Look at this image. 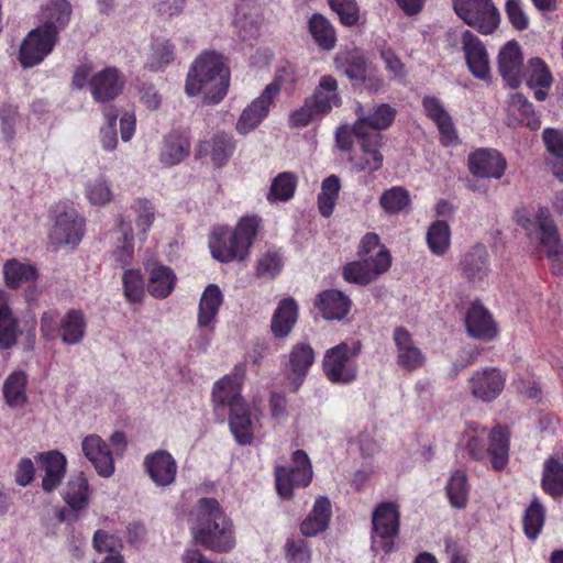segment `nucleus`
<instances>
[{
    "label": "nucleus",
    "mask_w": 563,
    "mask_h": 563,
    "mask_svg": "<svg viewBox=\"0 0 563 563\" xmlns=\"http://www.w3.org/2000/svg\"><path fill=\"white\" fill-rule=\"evenodd\" d=\"M192 516L190 530L196 543L218 553H225L234 548L232 521L225 516L217 499L200 498Z\"/></svg>",
    "instance_id": "1"
},
{
    "label": "nucleus",
    "mask_w": 563,
    "mask_h": 563,
    "mask_svg": "<svg viewBox=\"0 0 563 563\" xmlns=\"http://www.w3.org/2000/svg\"><path fill=\"white\" fill-rule=\"evenodd\" d=\"M229 84L230 71L223 57L214 51H206L191 64L185 91L190 97L201 95L209 104H218L227 96Z\"/></svg>",
    "instance_id": "2"
},
{
    "label": "nucleus",
    "mask_w": 563,
    "mask_h": 563,
    "mask_svg": "<svg viewBox=\"0 0 563 563\" xmlns=\"http://www.w3.org/2000/svg\"><path fill=\"white\" fill-rule=\"evenodd\" d=\"M261 224L257 216L242 218L235 230L231 233L225 231L214 232L209 242L213 258L222 263L234 260L244 261Z\"/></svg>",
    "instance_id": "3"
},
{
    "label": "nucleus",
    "mask_w": 563,
    "mask_h": 563,
    "mask_svg": "<svg viewBox=\"0 0 563 563\" xmlns=\"http://www.w3.org/2000/svg\"><path fill=\"white\" fill-rule=\"evenodd\" d=\"M517 222L531 239L534 236L545 247L548 257L553 261V271L563 274V245L548 208L540 207L532 218L518 211Z\"/></svg>",
    "instance_id": "4"
},
{
    "label": "nucleus",
    "mask_w": 563,
    "mask_h": 563,
    "mask_svg": "<svg viewBox=\"0 0 563 563\" xmlns=\"http://www.w3.org/2000/svg\"><path fill=\"white\" fill-rule=\"evenodd\" d=\"M362 351L360 341L351 344L341 342L328 349L322 358V369L325 377L333 384L350 385L358 376V356Z\"/></svg>",
    "instance_id": "5"
},
{
    "label": "nucleus",
    "mask_w": 563,
    "mask_h": 563,
    "mask_svg": "<svg viewBox=\"0 0 563 563\" xmlns=\"http://www.w3.org/2000/svg\"><path fill=\"white\" fill-rule=\"evenodd\" d=\"M399 510L397 504H379L372 515L371 550L374 554L390 553L399 532Z\"/></svg>",
    "instance_id": "6"
},
{
    "label": "nucleus",
    "mask_w": 563,
    "mask_h": 563,
    "mask_svg": "<svg viewBox=\"0 0 563 563\" xmlns=\"http://www.w3.org/2000/svg\"><path fill=\"white\" fill-rule=\"evenodd\" d=\"M312 465L308 454L303 450L292 453L289 466H276V489L280 497L291 499L294 489L307 487L312 479Z\"/></svg>",
    "instance_id": "7"
},
{
    "label": "nucleus",
    "mask_w": 563,
    "mask_h": 563,
    "mask_svg": "<svg viewBox=\"0 0 563 563\" xmlns=\"http://www.w3.org/2000/svg\"><path fill=\"white\" fill-rule=\"evenodd\" d=\"M460 19L482 34H492L499 25L500 14L492 0H453Z\"/></svg>",
    "instance_id": "8"
},
{
    "label": "nucleus",
    "mask_w": 563,
    "mask_h": 563,
    "mask_svg": "<svg viewBox=\"0 0 563 563\" xmlns=\"http://www.w3.org/2000/svg\"><path fill=\"white\" fill-rule=\"evenodd\" d=\"M316 360L313 347L307 342L294 344L282 363V371L291 393H297Z\"/></svg>",
    "instance_id": "9"
},
{
    "label": "nucleus",
    "mask_w": 563,
    "mask_h": 563,
    "mask_svg": "<svg viewBox=\"0 0 563 563\" xmlns=\"http://www.w3.org/2000/svg\"><path fill=\"white\" fill-rule=\"evenodd\" d=\"M55 224L49 233L52 242L56 245L76 246L84 234V220L77 210L66 202L55 207Z\"/></svg>",
    "instance_id": "10"
},
{
    "label": "nucleus",
    "mask_w": 563,
    "mask_h": 563,
    "mask_svg": "<svg viewBox=\"0 0 563 563\" xmlns=\"http://www.w3.org/2000/svg\"><path fill=\"white\" fill-rule=\"evenodd\" d=\"M223 296L218 285L209 284L203 290L199 306L197 325L201 330L200 339L196 340V347L205 351L213 333L214 322L222 305Z\"/></svg>",
    "instance_id": "11"
},
{
    "label": "nucleus",
    "mask_w": 563,
    "mask_h": 563,
    "mask_svg": "<svg viewBox=\"0 0 563 563\" xmlns=\"http://www.w3.org/2000/svg\"><path fill=\"white\" fill-rule=\"evenodd\" d=\"M280 90L282 86L277 80L268 84L262 93L242 111L236 122V131L242 135H246L256 129L268 115L271 106L279 96Z\"/></svg>",
    "instance_id": "12"
},
{
    "label": "nucleus",
    "mask_w": 563,
    "mask_h": 563,
    "mask_svg": "<svg viewBox=\"0 0 563 563\" xmlns=\"http://www.w3.org/2000/svg\"><path fill=\"white\" fill-rule=\"evenodd\" d=\"M363 261L347 263L342 271L343 278L353 284L367 285L387 272L391 264L390 254L382 247L375 256L362 257Z\"/></svg>",
    "instance_id": "13"
},
{
    "label": "nucleus",
    "mask_w": 563,
    "mask_h": 563,
    "mask_svg": "<svg viewBox=\"0 0 563 563\" xmlns=\"http://www.w3.org/2000/svg\"><path fill=\"white\" fill-rule=\"evenodd\" d=\"M355 113L357 120L353 124V131L355 136H363L387 129L395 120L396 110L387 103L368 107L358 103Z\"/></svg>",
    "instance_id": "14"
},
{
    "label": "nucleus",
    "mask_w": 563,
    "mask_h": 563,
    "mask_svg": "<svg viewBox=\"0 0 563 563\" xmlns=\"http://www.w3.org/2000/svg\"><path fill=\"white\" fill-rule=\"evenodd\" d=\"M57 41L58 38L44 31V29L38 26L33 29L20 47L19 60L21 65L24 68H30L42 63L53 52Z\"/></svg>",
    "instance_id": "15"
},
{
    "label": "nucleus",
    "mask_w": 563,
    "mask_h": 563,
    "mask_svg": "<svg viewBox=\"0 0 563 563\" xmlns=\"http://www.w3.org/2000/svg\"><path fill=\"white\" fill-rule=\"evenodd\" d=\"M506 374L497 367H485L475 371L468 379V389L476 399L489 402L504 390Z\"/></svg>",
    "instance_id": "16"
},
{
    "label": "nucleus",
    "mask_w": 563,
    "mask_h": 563,
    "mask_svg": "<svg viewBox=\"0 0 563 563\" xmlns=\"http://www.w3.org/2000/svg\"><path fill=\"white\" fill-rule=\"evenodd\" d=\"M461 43L468 70L475 78L488 80L490 78V64L483 42L474 33L466 30L462 33Z\"/></svg>",
    "instance_id": "17"
},
{
    "label": "nucleus",
    "mask_w": 563,
    "mask_h": 563,
    "mask_svg": "<svg viewBox=\"0 0 563 563\" xmlns=\"http://www.w3.org/2000/svg\"><path fill=\"white\" fill-rule=\"evenodd\" d=\"M81 451L98 475L110 477L114 473V461L107 442L98 434H88L81 441Z\"/></svg>",
    "instance_id": "18"
},
{
    "label": "nucleus",
    "mask_w": 563,
    "mask_h": 563,
    "mask_svg": "<svg viewBox=\"0 0 563 563\" xmlns=\"http://www.w3.org/2000/svg\"><path fill=\"white\" fill-rule=\"evenodd\" d=\"M498 71L511 88L520 86L523 79V56L516 41L507 42L498 54Z\"/></svg>",
    "instance_id": "19"
},
{
    "label": "nucleus",
    "mask_w": 563,
    "mask_h": 563,
    "mask_svg": "<svg viewBox=\"0 0 563 563\" xmlns=\"http://www.w3.org/2000/svg\"><path fill=\"white\" fill-rule=\"evenodd\" d=\"M144 468L153 483L158 487L170 486L177 474V463L165 450H157L144 459Z\"/></svg>",
    "instance_id": "20"
},
{
    "label": "nucleus",
    "mask_w": 563,
    "mask_h": 563,
    "mask_svg": "<svg viewBox=\"0 0 563 563\" xmlns=\"http://www.w3.org/2000/svg\"><path fill=\"white\" fill-rule=\"evenodd\" d=\"M71 13L73 8L67 0H49L41 8L38 27L58 38L59 33L69 24Z\"/></svg>",
    "instance_id": "21"
},
{
    "label": "nucleus",
    "mask_w": 563,
    "mask_h": 563,
    "mask_svg": "<svg viewBox=\"0 0 563 563\" xmlns=\"http://www.w3.org/2000/svg\"><path fill=\"white\" fill-rule=\"evenodd\" d=\"M468 165L471 173L477 177L499 179L507 162L498 151L481 148L470 155Z\"/></svg>",
    "instance_id": "22"
},
{
    "label": "nucleus",
    "mask_w": 563,
    "mask_h": 563,
    "mask_svg": "<svg viewBox=\"0 0 563 563\" xmlns=\"http://www.w3.org/2000/svg\"><path fill=\"white\" fill-rule=\"evenodd\" d=\"M422 107L427 117L438 126L441 142L446 146L456 144L459 137L452 117L440 99L434 96H426L422 100Z\"/></svg>",
    "instance_id": "23"
},
{
    "label": "nucleus",
    "mask_w": 563,
    "mask_h": 563,
    "mask_svg": "<svg viewBox=\"0 0 563 563\" xmlns=\"http://www.w3.org/2000/svg\"><path fill=\"white\" fill-rule=\"evenodd\" d=\"M124 79L115 67H107L95 74L90 81V90L93 99L106 102L114 99L121 92Z\"/></svg>",
    "instance_id": "24"
},
{
    "label": "nucleus",
    "mask_w": 563,
    "mask_h": 563,
    "mask_svg": "<svg viewBox=\"0 0 563 563\" xmlns=\"http://www.w3.org/2000/svg\"><path fill=\"white\" fill-rule=\"evenodd\" d=\"M36 461L44 471V477L42 479L43 490L46 493L54 492L60 485L66 474V456L57 450H52L38 453Z\"/></svg>",
    "instance_id": "25"
},
{
    "label": "nucleus",
    "mask_w": 563,
    "mask_h": 563,
    "mask_svg": "<svg viewBox=\"0 0 563 563\" xmlns=\"http://www.w3.org/2000/svg\"><path fill=\"white\" fill-rule=\"evenodd\" d=\"M397 347V362L407 371H415L423 366L426 357L415 344L409 331L405 328H396L393 334Z\"/></svg>",
    "instance_id": "26"
},
{
    "label": "nucleus",
    "mask_w": 563,
    "mask_h": 563,
    "mask_svg": "<svg viewBox=\"0 0 563 563\" xmlns=\"http://www.w3.org/2000/svg\"><path fill=\"white\" fill-rule=\"evenodd\" d=\"M462 275L472 283L482 282L489 273V254L484 244L472 246L460 261Z\"/></svg>",
    "instance_id": "27"
},
{
    "label": "nucleus",
    "mask_w": 563,
    "mask_h": 563,
    "mask_svg": "<svg viewBox=\"0 0 563 563\" xmlns=\"http://www.w3.org/2000/svg\"><path fill=\"white\" fill-rule=\"evenodd\" d=\"M523 78L529 88L533 90L534 98L539 101L547 99L553 84L552 74L547 64L540 57H532L528 60Z\"/></svg>",
    "instance_id": "28"
},
{
    "label": "nucleus",
    "mask_w": 563,
    "mask_h": 563,
    "mask_svg": "<svg viewBox=\"0 0 563 563\" xmlns=\"http://www.w3.org/2000/svg\"><path fill=\"white\" fill-rule=\"evenodd\" d=\"M362 150V157L353 161V169L356 172H376L383 165V155L379 151L382 135L379 132H371L369 135L355 136Z\"/></svg>",
    "instance_id": "29"
},
{
    "label": "nucleus",
    "mask_w": 563,
    "mask_h": 563,
    "mask_svg": "<svg viewBox=\"0 0 563 563\" xmlns=\"http://www.w3.org/2000/svg\"><path fill=\"white\" fill-rule=\"evenodd\" d=\"M465 325L470 336L490 341L497 334V327L490 313L478 303L472 305L465 317Z\"/></svg>",
    "instance_id": "30"
},
{
    "label": "nucleus",
    "mask_w": 563,
    "mask_h": 563,
    "mask_svg": "<svg viewBox=\"0 0 563 563\" xmlns=\"http://www.w3.org/2000/svg\"><path fill=\"white\" fill-rule=\"evenodd\" d=\"M308 99L323 115L330 113L334 107H340L342 103L338 80L331 75L322 76Z\"/></svg>",
    "instance_id": "31"
},
{
    "label": "nucleus",
    "mask_w": 563,
    "mask_h": 563,
    "mask_svg": "<svg viewBox=\"0 0 563 563\" xmlns=\"http://www.w3.org/2000/svg\"><path fill=\"white\" fill-rule=\"evenodd\" d=\"M351 299L340 290L330 289L316 299V307L327 320H342L351 310Z\"/></svg>",
    "instance_id": "32"
},
{
    "label": "nucleus",
    "mask_w": 563,
    "mask_h": 563,
    "mask_svg": "<svg viewBox=\"0 0 563 563\" xmlns=\"http://www.w3.org/2000/svg\"><path fill=\"white\" fill-rule=\"evenodd\" d=\"M87 330L85 313L79 309L68 310L58 322V336L66 345L80 344Z\"/></svg>",
    "instance_id": "33"
},
{
    "label": "nucleus",
    "mask_w": 563,
    "mask_h": 563,
    "mask_svg": "<svg viewBox=\"0 0 563 563\" xmlns=\"http://www.w3.org/2000/svg\"><path fill=\"white\" fill-rule=\"evenodd\" d=\"M331 518V503L327 497L316 499L312 509L300 525V531L305 537H316L325 531Z\"/></svg>",
    "instance_id": "34"
},
{
    "label": "nucleus",
    "mask_w": 563,
    "mask_h": 563,
    "mask_svg": "<svg viewBox=\"0 0 563 563\" xmlns=\"http://www.w3.org/2000/svg\"><path fill=\"white\" fill-rule=\"evenodd\" d=\"M20 328L9 307V295L0 290V349L9 350L15 345Z\"/></svg>",
    "instance_id": "35"
},
{
    "label": "nucleus",
    "mask_w": 563,
    "mask_h": 563,
    "mask_svg": "<svg viewBox=\"0 0 563 563\" xmlns=\"http://www.w3.org/2000/svg\"><path fill=\"white\" fill-rule=\"evenodd\" d=\"M298 318V306L292 298L283 299L276 308L271 329L276 338H286L291 332Z\"/></svg>",
    "instance_id": "36"
},
{
    "label": "nucleus",
    "mask_w": 563,
    "mask_h": 563,
    "mask_svg": "<svg viewBox=\"0 0 563 563\" xmlns=\"http://www.w3.org/2000/svg\"><path fill=\"white\" fill-rule=\"evenodd\" d=\"M177 277L174 271L165 265H155L148 274V294L157 299L167 298L176 286Z\"/></svg>",
    "instance_id": "37"
},
{
    "label": "nucleus",
    "mask_w": 563,
    "mask_h": 563,
    "mask_svg": "<svg viewBox=\"0 0 563 563\" xmlns=\"http://www.w3.org/2000/svg\"><path fill=\"white\" fill-rule=\"evenodd\" d=\"M190 143L186 135L172 132L163 142L159 154V162L164 166H173L179 164L189 154Z\"/></svg>",
    "instance_id": "38"
},
{
    "label": "nucleus",
    "mask_w": 563,
    "mask_h": 563,
    "mask_svg": "<svg viewBox=\"0 0 563 563\" xmlns=\"http://www.w3.org/2000/svg\"><path fill=\"white\" fill-rule=\"evenodd\" d=\"M230 430L235 441L241 445L253 441V427L246 404H234L229 417Z\"/></svg>",
    "instance_id": "39"
},
{
    "label": "nucleus",
    "mask_w": 563,
    "mask_h": 563,
    "mask_svg": "<svg viewBox=\"0 0 563 563\" xmlns=\"http://www.w3.org/2000/svg\"><path fill=\"white\" fill-rule=\"evenodd\" d=\"M27 375L23 371L12 372L3 382L2 393L5 404L11 408L22 407L27 400Z\"/></svg>",
    "instance_id": "40"
},
{
    "label": "nucleus",
    "mask_w": 563,
    "mask_h": 563,
    "mask_svg": "<svg viewBox=\"0 0 563 563\" xmlns=\"http://www.w3.org/2000/svg\"><path fill=\"white\" fill-rule=\"evenodd\" d=\"M89 484L82 472L71 475L63 492V499L74 509H85L88 506Z\"/></svg>",
    "instance_id": "41"
},
{
    "label": "nucleus",
    "mask_w": 563,
    "mask_h": 563,
    "mask_svg": "<svg viewBox=\"0 0 563 563\" xmlns=\"http://www.w3.org/2000/svg\"><path fill=\"white\" fill-rule=\"evenodd\" d=\"M212 399L216 410L224 407H229L231 410L235 402L240 405L245 404L244 399L240 395L238 383L229 376L221 378L214 384Z\"/></svg>",
    "instance_id": "42"
},
{
    "label": "nucleus",
    "mask_w": 563,
    "mask_h": 563,
    "mask_svg": "<svg viewBox=\"0 0 563 563\" xmlns=\"http://www.w3.org/2000/svg\"><path fill=\"white\" fill-rule=\"evenodd\" d=\"M542 485L553 498L563 497V455L551 456L547 460Z\"/></svg>",
    "instance_id": "43"
},
{
    "label": "nucleus",
    "mask_w": 563,
    "mask_h": 563,
    "mask_svg": "<svg viewBox=\"0 0 563 563\" xmlns=\"http://www.w3.org/2000/svg\"><path fill=\"white\" fill-rule=\"evenodd\" d=\"M298 177L291 172L279 173L273 178L266 200L269 203L287 202L292 199L297 188Z\"/></svg>",
    "instance_id": "44"
},
{
    "label": "nucleus",
    "mask_w": 563,
    "mask_h": 563,
    "mask_svg": "<svg viewBox=\"0 0 563 563\" xmlns=\"http://www.w3.org/2000/svg\"><path fill=\"white\" fill-rule=\"evenodd\" d=\"M3 277L8 287L18 288L24 283L35 280L37 278V271L29 263L12 258L3 265Z\"/></svg>",
    "instance_id": "45"
},
{
    "label": "nucleus",
    "mask_w": 563,
    "mask_h": 563,
    "mask_svg": "<svg viewBox=\"0 0 563 563\" xmlns=\"http://www.w3.org/2000/svg\"><path fill=\"white\" fill-rule=\"evenodd\" d=\"M489 440L488 453L492 457L493 468L500 471L508 462L509 439L507 430L500 426L494 428L489 434Z\"/></svg>",
    "instance_id": "46"
},
{
    "label": "nucleus",
    "mask_w": 563,
    "mask_h": 563,
    "mask_svg": "<svg viewBox=\"0 0 563 563\" xmlns=\"http://www.w3.org/2000/svg\"><path fill=\"white\" fill-rule=\"evenodd\" d=\"M234 142L225 133L216 134L209 142L201 145V151H209L211 161L218 167H222L234 152Z\"/></svg>",
    "instance_id": "47"
},
{
    "label": "nucleus",
    "mask_w": 563,
    "mask_h": 563,
    "mask_svg": "<svg viewBox=\"0 0 563 563\" xmlns=\"http://www.w3.org/2000/svg\"><path fill=\"white\" fill-rule=\"evenodd\" d=\"M543 141L552 154V158L549 161L551 169L563 181V133L548 128L543 131Z\"/></svg>",
    "instance_id": "48"
},
{
    "label": "nucleus",
    "mask_w": 563,
    "mask_h": 563,
    "mask_svg": "<svg viewBox=\"0 0 563 563\" xmlns=\"http://www.w3.org/2000/svg\"><path fill=\"white\" fill-rule=\"evenodd\" d=\"M445 489L452 507L457 509L466 507L470 485L467 483V476L463 471L457 470L451 475Z\"/></svg>",
    "instance_id": "49"
},
{
    "label": "nucleus",
    "mask_w": 563,
    "mask_h": 563,
    "mask_svg": "<svg viewBox=\"0 0 563 563\" xmlns=\"http://www.w3.org/2000/svg\"><path fill=\"white\" fill-rule=\"evenodd\" d=\"M175 46L168 38L157 37L152 42L151 53L146 66L150 70L157 71L166 67L174 59Z\"/></svg>",
    "instance_id": "50"
},
{
    "label": "nucleus",
    "mask_w": 563,
    "mask_h": 563,
    "mask_svg": "<svg viewBox=\"0 0 563 563\" xmlns=\"http://www.w3.org/2000/svg\"><path fill=\"white\" fill-rule=\"evenodd\" d=\"M427 244L434 255H444L451 244V230L445 221L433 222L427 232Z\"/></svg>",
    "instance_id": "51"
},
{
    "label": "nucleus",
    "mask_w": 563,
    "mask_h": 563,
    "mask_svg": "<svg viewBox=\"0 0 563 563\" xmlns=\"http://www.w3.org/2000/svg\"><path fill=\"white\" fill-rule=\"evenodd\" d=\"M340 188L341 183L338 176L330 175L323 179L321 184V191L318 195V207L323 217H330L332 214L339 197Z\"/></svg>",
    "instance_id": "52"
},
{
    "label": "nucleus",
    "mask_w": 563,
    "mask_h": 563,
    "mask_svg": "<svg viewBox=\"0 0 563 563\" xmlns=\"http://www.w3.org/2000/svg\"><path fill=\"white\" fill-rule=\"evenodd\" d=\"M312 37L323 49H332L335 45V32L331 23L321 14H313L309 21Z\"/></svg>",
    "instance_id": "53"
},
{
    "label": "nucleus",
    "mask_w": 563,
    "mask_h": 563,
    "mask_svg": "<svg viewBox=\"0 0 563 563\" xmlns=\"http://www.w3.org/2000/svg\"><path fill=\"white\" fill-rule=\"evenodd\" d=\"M379 205L388 214L399 213L410 205L409 192L404 187L394 186L382 194Z\"/></svg>",
    "instance_id": "54"
},
{
    "label": "nucleus",
    "mask_w": 563,
    "mask_h": 563,
    "mask_svg": "<svg viewBox=\"0 0 563 563\" xmlns=\"http://www.w3.org/2000/svg\"><path fill=\"white\" fill-rule=\"evenodd\" d=\"M118 233L121 244L113 252V258L119 266L124 267L130 264L134 254L132 228L129 223L121 222Z\"/></svg>",
    "instance_id": "55"
},
{
    "label": "nucleus",
    "mask_w": 563,
    "mask_h": 563,
    "mask_svg": "<svg viewBox=\"0 0 563 563\" xmlns=\"http://www.w3.org/2000/svg\"><path fill=\"white\" fill-rule=\"evenodd\" d=\"M85 195L93 206H104L112 200L110 184L102 176L89 179L86 183Z\"/></svg>",
    "instance_id": "56"
},
{
    "label": "nucleus",
    "mask_w": 563,
    "mask_h": 563,
    "mask_svg": "<svg viewBox=\"0 0 563 563\" xmlns=\"http://www.w3.org/2000/svg\"><path fill=\"white\" fill-rule=\"evenodd\" d=\"M544 517V508L538 500H533L523 517V531L529 539L534 540L540 534Z\"/></svg>",
    "instance_id": "57"
},
{
    "label": "nucleus",
    "mask_w": 563,
    "mask_h": 563,
    "mask_svg": "<svg viewBox=\"0 0 563 563\" xmlns=\"http://www.w3.org/2000/svg\"><path fill=\"white\" fill-rule=\"evenodd\" d=\"M123 294L130 302H140L144 297V279L140 269H126L122 276Z\"/></svg>",
    "instance_id": "58"
},
{
    "label": "nucleus",
    "mask_w": 563,
    "mask_h": 563,
    "mask_svg": "<svg viewBox=\"0 0 563 563\" xmlns=\"http://www.w3.org/2000/svg\"><path fill=\"white\" fill-rule=\"evenodd\" d=\"M283 266L282 255L275 251H267L258 257L255 275L258 278L274 279L279 275Z\"/></svg>",
    "instance_id": "59"
},
{
    "label": "nucleus",
    "mask_w": 563,
    "mask_h": 563,
    "mask_svg": "<svg viewBox=\"0 0 563 563\" xmlns=\"http://www.w3.org/2000/svg\"><path fill=\"white\" fill-rule=\"evenodd\" d=\"M285 558L288 563H310L311 549L303 539H288L285 544Z\"/></svg>",
    "instance_id": "60"
},
{
    "label": "nucleus",
    "mask_w": 563,
    "mask_h": 563,
    "mask_svg": "<svg viewBox=\"0 0 563 563\" xmlns=\"http://www.w3.org/2000/svg\"><path fill=\"white\" fill-rule=\"evenodd\" d=\"M322 117L323 114L316 106L306 98L303 104L290 114L289 122L291 126L303 128Z\"/></svg>",
    "instance_id": "61"
},
{
    "label": "nucleus",
    "mask_w": 563,
    "mask_h": 563,
    "mask_svg": "<svg viewBox=\"0 0 563 563\" xmlns=\"http://www.w3.org/2000/svg\"><path fill=\"white\" fill-rule=\"evenodd\" d=\"M329 3L344 25L352 26L357 23L358 7L355 0H329Z\"/></svg>",
    "instance_id": "62"
},
{
    "label": "nucleus",
    "mask_w": 563,
    "mask_h": 563,
    "mask_svg": "<svg viewBox=\"0 0 563 563\" xmlns=\"http://www.w3.org/2000/svg\"><path fill=\"white\" fill-rule=\"evenodd\" d=\"M107 125L100 130L101 145L104 151L112 152L118 144L115 121L117 113L112 109L104 110Z\"/></svg>",
    "instance_id": "63"
},
{
    "label": "nucleus",
    "mask_w": 563,
    "mask_h": 563,
    "mask_svg": "<svg viewBox=\"0 0 563 563\" xmlns=\"http://www.w3.org/2000/svg\"><path fill=\"white\" fill-rule=\"evenodd\" d=\"M507 18L517 31L529 27V18L523 11L521 0H507L505 5Z\"/></svg>",
    "instance_id": "64"
}]
</instances>
